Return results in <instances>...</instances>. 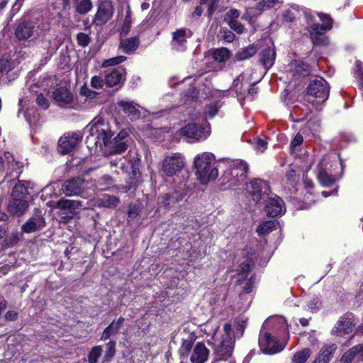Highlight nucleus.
I'll use <instances>...</instances> for the list:
<instances>
[{"label": "nucleus", "mask_w": 363, "mask_h": 363, "mask_svg": "<svg viewBox=\"0 0 363 363\" xmlns=\"http://www.w3.org/2000/svg\"><path fill=\"white\" fill-rule=\"evenodd\" d=\"M89 132L86 143L90 149L99 148L104 151V147H107L109 140L113 135V131L109 122L101 118H95L86 128Z\"/></svg>", "instance_id": "nucleus-1"}, {"label": "nucleus", "mask_w": 363, "mask_h": 363, "mask_svg": "<svg viewBox=\"0 0 363 363\" xmlns=\"http://www.w3.org/2000/svg\"><path fill=\"white\" fill-rule=\"evenodd\" d=\"M231 325L225 323L223 330L215 325L212 332L211 338L208 340L209 343L213 345L215 354L218 359L226 360L231 357L234 341L231 337Z\"/></svg>", "instance_id": "nucleus-2"}, {"label": "nucleus", "mask_w": 363, "mask_h": 363, "mask_svg": "<svg viewBox=\"0 0 363 363\" xmlns=\"http://www.w3.org/2000/svg\"><path fill=\"white\" fill-rule=\"evenodd\" d=\"M39 28L43 30H49L50 24L43 18H21L13 26V35L19 42H30V39H35L38 36Z\"/></svg>", "instance_id": "nucleus-3"}, {"label": "nucleus", "mask_w": 363, "mask_h": 363, "mask_svg": "<svg viewBox=\"0 0 363 363\" xmlns=\"http://www.w3.org/2000/svg\"><path fill=\"white\" fill-rule=\"evenodd\" d=\"M194 167L196 175L200 182L205 184L211 179H215L218 175L216 167L215 157L211 152H203L194 158Z\"/></svg>", "instance_id": "nucleus-4"}, {"label": "nucleus", "mask_w": 363, "mask_h": 363, "mask_svg": "<svg viewBox=\"0 0 363 363\" xmlns=\"http://www.w3.org/2000/svg\"><path fill=\"white\" fill-rule=\"evenodd\" d=\"M28 191L25 183L19 182L12 191L11 198L7 206V211L15 216H21L27 212L29 206Z\"/></svg>", "instance_id": "nucleus-5"}, {"label": "nucleus", "mask_w": 363, "mask_h": 363, "mask_svg": "<svg viewBox=\"0 0 363 363\" xmlns=\"http://www.w3.org/2000/svg\"><path fill=\"white\" fill-rule=\"evenodd\" d=\"M112 167H119L122 172L128 174L127 179V186H123L122 189L125 192L130 191L134 188L139 182L140 176L139 172V161L135 158L129 160L127 157H117L110 161Z\"/></svg>", "instance_id": "nucleus-6"}, {"label": "nucleus", "mask_w": 363, "mask_h": 363, "mask_svg": "<svg viewBox=\"0 0 363 363\" xmlns=\"http://www.w3.org/2000/svg\"><path fill=\"white\" fill-rule=\"evenodd\" d=\"M248 166L240 160L228 162V167L223 174L224 180L228 183L230 188H235L245 184Z\"/></svg>", "instance_id": "nucleus-7"}, {"label": "nucleus", "mask_w": 363, "mask_h": 363, "mask_svg": "<svg viewBox=\"0 0 363 363\" xmlns=\"http://www.w3.org/2000/svg\"><path fill=\"white\" fill-rule=\"evenodd\" d=\"M179 352L183 359L187 357L190 354V361L191 363H204L207 361L209 356V350L204 343L199 342L193 346L191 339L183 341Z\"/></svg>", "instance_id": "nucleus-8"}, {"label": "nucleus", "mask_w": 363, "mask_h": 363, "mask_svg": "<svg viewBox=\"0 0 363 363\" xmlns=\"http://www.w3.org/2000/svg\"><path fill=\"white\" fill-rule=\"evenodd\" d=\"M329 92V85L321 77H315L310 82L307 87L308 97L311 96L315 99V101H312V103H314V106L316 107L328 99ZM308 100L309 101L310 98Z\"/></svg>", "instance_id": "nucleus-9"}, {"label": "nucleus", "mask_w": 363, "mask_h": 363, "mask_svg": "<svg viewBox=\"0 0 363 363\" xmlns=\"http://www.w3.org/2000/svg\"><path fill=\"white\" fill-rule=\"evenodd\" d=\"M180 134L189 143H198L205 140L210 135V128L208 125H202L196 123H189L180 129Z\"/></svg>", "instance_id": "nucleus-10"}, {"label": "nucleus", "mask_w": 363, "mask_h": 363, "mask_svg": "<svg viewBox=\"0 0 363 363\" xmlns=\"http://www.w3.org/2000/svg\"><path fill=\"white\" fill-rule=\"evenodd\" d=\"M82 138L79 132H69L60 137L58 141V151L63 155L74 150Z\"/></svg>", "instance_id": "nucleus-11"}, {"label": "nucleus", "mask_w": 363, "mask_h": 363, "mask_svg": "<svg viewBox=\"0 0 363 363\" xmlns=\"http://www.w3.org/2000/svg\"><path fill=\"white\" fill-rule=\"evenodd\" d=\"M184 165V157L179 153L167 156L162 162L163 172L167 176H172L179 172Z\"/></svg>", "instance_id": "nucleus-12"}, {"label": "nucleus", "mask_w": 363, "mask_h": 363, "mask_svg": "<svg viewBox=\"0 0 363 363\" xmlns=\"http://www.w3.org/2000/svg\"><path fill=\"white\" fill-rule=\"evenodd\" d=\"M246 190L251 195L252 199L257 203L262 199V195L269 193V188L265 181L255 179L246 184Z\"/></svg>", "instance_id": "nucleus-13"}, {"label": "nucleus", "mask_w": 363, "mask_h": 363, "mask_svg": "<svg viewBox=\"0 0 363 363\" xmlns=\"http://www.w3.org/2000/svg\"><path fill=\"white\" fill-rule=\"evenodd\" d=\"M259 345L264 353L269 354L279 352L284 347V345L279 344L277 340L272 337L269 333L266 332L263 334L262 331L260 332Z\"/></svg>", "instance_id": "nucleus-14"}, {"label": "nucleus", "mask_w": 363, "mask_h": 363, "mask_svg": "<svg viewBox=\"0 0 363 363\" xmlns=\"http://www.w3.org/2000/svg\"><path fill=\"white\" fill-rule=\"evenodd\" d=\"M130 140L128 132L121 130L112 141L109 140L106 147L110 154H121L127 150Z\"/></svg>", "instance_id": "nucleus-15"}, {"label": "nucleus", "mask_w": 363, "mask_h": 363, "mask_svg": "<svg viewBox=\"0 0 363 363\" xmlns=\"http://www.w3.org/2000/svg\"><path fill=\"white\" fill-rule=\"evenodd\" d=\"M308 31L314 46L325 47L329 45L328 37L325 35L327 30L320 24H312L308 27Z\"/></svg>", "instance_id": "nucleus-16"}, {"label": "nucleus", "mask_w": 363, "mask_h": 363, "mask_svg": "<svg viewBox=\"0 0 363 363\" xmlns=\"http://www.w3.org/2000/svg\"><path fill=\"white\" fill-rule=\"evenodd\" d=\"M45 225V222L41 211L35 208L32 216L22 225L21 230L23 233H30L41 230Z\"/></svg>", "instance_id": "nucleus-17"}, {"label": "nucleus", "mask_w": 363, "mask_h": 363, "mask_svg": "<svg viewBox=\"0 0 363 363\" xmlns=\"http://www.w3.org/2000/svg\"><path fill=\"white\" fill-rule=\"evenodd\" d=\"M113 6L109 2L100 3L98 10L94 16L93 23L96 26H101L109 21L113 14Z\"/></svg>", "instance_id": "nucleus-18"}, {"label": "nucleus", "mask_w": 363, "mask_h": 363, "mask_svg": "<svg viewBox=\"0 0 363 363\" xmlns=\"http://www.w3.org/2000/svg\"><path fill=\"white\" fill-rule=\"evenodd\" d=\"M88 186V182L81 178L68 180L62 185V191L67 196L79 195Z\"/></svg>", "instance_id": "nucleus-19"}, {"label": "nucleus", "mask_w": 363, "mask_h": 363, "mask_svg": "<svg viewBox=\"0 0 363 363\" xmlns=\"http://www.w3.org/2000/svg\"><path fill=\"white\" fill-rule=\"evenodd\" d=\"M268 216L277 217L285 213L283 201L279 197L269 198L264 208Z\"/></svg>", "instance_id": "nucleus-20"}, {"label": "nucleus", "mask_w": 363, "mask_h": 363, "mask_svg": "<svg viewBox=\"0 0 363 363\" xmlns=\"http://www.w3.org/2000/svg\"><path fill=\"white\" fill-rule=\"evenodd\" d=\"M354 325L349 318L341 317L331 330V334L343 336L352 332Z\"/></svg>", "instance_id": "nucleus-21"}, {"label": "nucleus", "mask_w": 363, "mask_h": 363, "mask_svg": "<svg viewBox=\"0 0 363 363\" xmlns=\"http://www.w3.org/2000/svg\"><path fill=\"white\" fill-rule=\"evenodd\" d=\"M52 98L59 106L71 104L73 101L72 94L65 87H59L52 93Z\"/></svg>", "instance_id": "nucleus-22"}, {"label": "nucleus", "mask_w": 363, "mask_h": 363, "mask_svg": "<svg viewBox=\"0 0 363 363\" xmlns=\"http://www.w3.org/2000/svg\"><path fill=\"white\" fill-rule=\"evenodd\" d=\"M325 162H330L328 158H325L324 160H321L318 164L319 172L318 175V179L321 185L324 186H329L333 184L336 180V176L334 174H330L328 171L325 170Z\"/></svg>", "instance_id": "nucleus-23"}, {"label": "nucleus", "mask_w": 363, "mask_h": 363, "mask_svg": "<svg viewBox=\"0 0 363 363\" xmlns=\"http://www.w3.org/2000/svg\"><path fill=\"white\" fill-rule=\"evenodd\" d=\"M184 196V193L180 190L171 191L161 198L160 203L166 207L172 208L182 201Z\"/></svg>", "instance_id": "nucleus-24"}, {"label": "nucleus", "mask_w": 363, "mask_h": 363, "mask_svg": "<svg viewBox=\"0 0 363 363\" xmlns=\"http://www.w3.org/2000/svg\"><path fill=\"white\" fill-rule=\"evenodd\" d=\"M337 346L335 343L325 345L320 350V353L313 363H328L333 357V353L336 351Z\"/></svg>", "instance_id": "nucleus-25"}, {"label": "nucleus", "mask_w": 363, "mask_h": 363, "mask_svg": "<svg viewBox=\"0 0 363 363\" xmlns=\"http://www.w3.org/2000/svg\"><path fill=\"white\" fill-rule=\"evenodd\" d=\"M125 69H109L104 76V84L107 86L120 84L124 79Z\"/></svg>", "instance_id": "nucleus-26"}, {"label": "nucleus", "mask_w": 363, "mask_h": 363, "mask_svg": "<svg viewBox=\"0 0 363 363\" xmlns=\"http://www.w3.org/2000/svg\"><path fill=\"white\" fill-rule=\"evenodd\" d=\"M118 107L125 114L130 117L131 120H135L140 116L139 109L136 108L133 103L121 101L118 104Z\"/></svg>", "instance_id": "nucleus-27"}, {"label": "nucleus", "mask_w": 363, "mask_h": 363, "mask_svg": "<svg viewBox=\"0 0 363 363\" xmlns=\"http://www.w3.org/2000/svg\"><path fill=\"white\" fill-rule=\"evenodd\" d=\"M212 58L218 62H225L231 56V52L227 48H213L208 51Z\"/></svg>", "instance_id": "nucleus-28"}, {"label": "nucleus", "mask_w": 363, "mask_h": 363, "mask_svg": "<svg viewBox=\"0 0 363 363\" xmlns=\"http://www.w3.org/2000/svg\"><path fill=\"white\" fill-rule=\"evenodd\" d=\"M125 319L120 317L116 321H113L108 327H106L101 335L102 340H106L112 335H116L121 329Z\"/></svg>", "instance_id": "nucleus-29"}, {"label": "nucleus", "mask_w": 363, "mask_h": 363, "mask_svg": "<svg viewBox=\"0 0 363 363\" xmlns=\"http://www.w3.org/2000/svg\"><path fill=\"white\" fill-rule=\"evenodd\" d=\"M257 52V48L251 45L238 50L233 57L232 60L233 62L243 61L252 57Z\"/></svg>", "instance_id": "nucleus-30"}, {"label": "nucleus", "mask_w": 363, "mask_h": 363, "mask_svg": "<svg viewBox=\"0 0 363 363\" xmlns=\"http://www.w3.org/2000/svg\"><path fill=\"white\" fill-rule=\"evenodd\" d=\"M276 52L274 49L267 48L262 51L259 61L265 68H270L274 62Z\"/></svg>", "instance_id": "nucleus-31"}, {"label": "nucleus", "mask_w": 363, "mask_h": 363, "mask_svg": "<svg viewBox=\"0 0 363 363\" xmlns=\"http://www.w3.org/2000/svg\"><path fill=\"white\" fill-rule=\"evenodd\" d=\"M139 45L140 40L138 37H131L124 40H121L120 48H122L123 52L129 54L137 50Z\"/></svg>", "instance_id": "nucleus-32"}, {"label": "nucleus", "mask_w": 363, "mask_h": 363, "mask_svg": "<svg viewBox=\"0 0 363 363\" xmlns=\"http://www.w3.org/2000/svg\"><path fill=\"white\" fill-rule=\"evenodd\" d=\"M5 159L6 161L7 170L11 173L15 172L16 176H18L21 172L23 164L18 161H16L13 156L10 152H5Z\"/></svg>", "instance_id": "nucleus-33"}, {"label": "nucleus", "mask_w": 363, "mask_h": 363, "mask_svg": "<svg viewBox=\"0 0 363 363\" xmlns=\"http://www.w3.org/2000/svg\"><path fill=\"white\" fill-rule=\"evenodd\" d=\"M57 207L62 209H68L70 213L74 212L81 208H85L86 207L82 205V202L77 200H63L61 199L57 203Z\"/></svg>", "instance_id": "nucleus-34"}, {"label": "nucleus", "mask_w": 363, "mask_h": 363, "mask_svg": "<svg viewBox=\"0 0 363 363\" xmlns=\"http://www.w3.org/2000/svg\"><path fill=\"white\" fill-rule=\"evenodd\" d=\"M59 45L60 43L55 37H48L43 40V48L46 50L48 52L46 59L49 58L50 55L55 52Z\"/></svg>", "instance_id": "nucleus-35"}, {"label": "nucleus", "mask_w": 363, "mask_h": 363, "mask_svg": "<svg viewBox=\"0 0 363 363\" xmlns=\"http://www.w3.org/2000/svg\"><path fill=\"white\" fill-rule=\"evenodd\" d=\"M252 264L251 259H247L241 263L238 269V281L241 283L248 277L250 267Z\"/></svg>", "instance_id": "nucleus-36"}, {"label": "nucleus", "mask_w": 363, "mask_h": 363, "mask_svg": "<svg viewBox=\"0 0 363 363\" xmlns=\"http://www.w3.org/2000/svg\"><path fill=\"white\" fill-rule=\"evenodd\" d=\"M265 325H272L276 330L284 332L288 330V325L286 319L282 316H276L268 319Z\"/></svg>", "instance_id": "nucleus-37"}, {"label": "nucleus", "mask_w": 363, "mask_h": 363, "mask_svg": "<svg viewBox=\"0 0 363 363\" xmlns=\"http://www.w3.org/2000/svg\"><path fill=\"white\" fill-rule=\"evenodd\" d=\"M74 4L76 11L81 15L86 14L92 9L91 0H74Z\"/></svg>", "instance_id": "nucleus-38"}, {"label": "nucleus", "mask_w": 363, "mask_h": 363, "mask_svg": "<svg viewBox=\"0 0 363 363\" xmlns=\"http://www.w3.org/2000/svg\"><path fill=\"white\" fill-rule=\"evenodd\" d=\"M119 203V199L115 196L106 195L98 201V206L106 208H114Z\"/></svg>", "instance_id": "nucleus-39"}, {"label": "nucleus", "mask_w": 363, "mask_h": 363, "mask_svg": "<svg viewBox=\"0 0 363 363\" xmlns=\"http://www.w3.org/2000/svg\"><path fill=\"white\" fill-rule=\"evenodd\" d=\"M359 350H361V345L352 347L342 355V362L343 363H350L356 355H359Z\"/></svg>", "instance_id": "nucleus-40"}, {"label": "nucleus", "mask_w": 363, "mask_h": 363, "mask_svg": "<svg viewBox=\"0 0 363 363\" xmlns=\"http://www.w3.org/2000/svg\"><path fill=\"white\" fill-rule=\"evenodd\" d=\"M220 107V104L218 101L208 104L206 106V109L203 112L205 118L207 119L214 117L217 114Z\"/></svg>", "instance_id": "nucleus-41"}, {"label": "nucleus", "mask_w": 363, "mask_h": 363, "mask_svg": "<svg viewBox=\"0 0 363 363\" xmlns=\"http://www.w3.org/2000/svg\"><path fill=\"white\" fill-rule=\"evenodd\" d=\"M275 227V222L272 220L261 223L257 228V233L259 235H264L272 232Z\"/></svg>", "instance_id": "nucleus-42"}, {"label": "nucleus", "mask_w": 363, "mask_h": 363, "mask_svg": "<svg viewBox=\"0 0 363 363\" xmlns=\"http://www.w3.org/2000/svg\"><path fill=\"white\" fill-rule=\"evenodd\" d=\"M252 277L246 282L245 286H244V291L245 293H242L240 294V298L242 299H245L246 301H247V304H245V306L240 307V309H243V310H246L249 306H250V301L249 300V296H247L248 294H250V292H252Z\"/></svg>", "instance_id": "nucleus-43"}, {"label": "nucleus", "mask_w": 363, "mask_h": 363, "mask_svg": "<svg viewBox=\"0 0 363 363\" xmlns=\"http://www.w3.org/2000/svg\"><path fill=\"white\" fill-rule=\"evenodd\" d=\"M311 352L309 349L305 348L294 355L292 363H305L310 357Z\"/></svg>", "instance_id": "nucleus-44"}, {"label": "nucleus", "mask_w": 363, "mask_h": 363, "mask_svg": "<svg viewBox=\"0 0 363 363\" xmlns=\"http://www.w3.org/2000/svg\"><path fill=\"white\" fill-rule=\"evenodd\" d=\"M186 30L185 28L178 29L172 33L173 41L179 45H183L186 42Z\"/></svg>", "instance_id": "nucleus-45"}, {"label": "nucleus", "mask_w": 363, "mask_h": 363, "mask_svg": "<svg viewBox=\"0 0 363 363\" xmlns=\"http://www.w3.org/2000/svg\"><path fill=\"white\" fill-rule=\"evenodd\" d=\"M57 194L55 192V188L54 184L47 185L41 191L40 198L43 200H46L48 198H55Z\"/></svg>", "instance_id": "nucleus-46"}, {"label": "nucleus", "mask_w": 363, "mask_h": 363, "mask_svg": "<svg viewBox=\"0 0 363 363\" xmlns=\"http://www.w3.org/2000/svg\"><path fill=\"white\" fill-rule=\"evenodd\" d=\"M113 183V179L110 176L105 174L103 175L99 180L96 184V188L104 190L108 189Z\"/></svg>", "instance_id": "nucleus-47"}, {"label": "nucleus", "mask_w": 363, "mask_h": 363, "mask_svg": "<svg viewBox=\"0 0 363 363\" xmlns=\"http://www.w3.org/2000/svg\"><path fill=\"white\" fill-rule=\"evenodd\" d=\"M132 21H131V11L128 9L126 15L125 16V19L121 28V35H126L129 33L131 28Z\"/></svg>", "instance_id": "nucleus-48"}, {"label": "nucleus", "mask_w": 363, "mask_h": 363, "mask_svg": "<svg viewBox=\"0 0 363 363\" xmlns=\"http://www.w3.org/2000/svg\"><path fill=\"white\" fill-rule=\"evenodd\" d=\"M318 16L320 20L323 22V24L320 26H323L324 30H329L333 28V20L329 14L318 13Z\"/></svg>", "instance_id": "nucleus-49"}, {"label": "nucleus", "mask_w": 363, "mask_h": 363, "mask_svg": "<svg viewBox=\"0 0 363 363\" xmlns=\"http://www.w3.org/2000/svg\"><path fill=\"white\" fill-rule=\"evenodd\" d=\"M325 158H328V160L330 161L329 162H325V164H323L325 170L328 171L330 174H334L333 172V167L337 166V161L336 160V157L335 155H333V156L332 155H325L322 158V160H324Z\"/></svg>", "instance_id": "nucleus-50"}, {"label": "nucleus", "mask_w": 363, "mask_h": 363, "mask_svg": "<svg viewBox=\"0 0 363 363\" xmlns=\"http://www.w3.org/2000/svg\"><path fill=\"white\" fill-rule=\"evenodd\" d=\"M126 60V57L124 56H117L115 57H112L104 61L102 64V67H111L119 65Z\"/></svg>", "instance_id": "nucleus-51"}, {"label": "nucleus", "mask_w": 363, "mask_h": 363, "mask_svg": "<svg viewBox=\"0 0 363 363\" xmlns=\"http://www.w3.org/2000/svg\"><path fill=\"white\" fill-rule=\"evenodd\" d=\"M102 352V348L100 346H96L92 348L89 354V363H96L101 356Z\"/></svg>", "instance_id": "nucleus-52"}, {"label": "nucleus", "mask_w": 363, "mask_h": 363, "mask_svg": "<svg viewBox=\"0 0 363 363\" xmlns=\"http://www.w3.org/2000/svg\"><path fill=\"white\" fill-rule=\"evenodd\" d=\"M251 71L250 75L252 78L250 79V83L252 84L258 83L266 74V71H262V69H251Z\"/></svg>", "instance_id": "nucleus-53"}, {"label": "nucleus", "mask_w": 363, "mask_h": 363, "mask_svg": "<svg viewBox=\"0 0 363 363\" xmlns=\"http://www.w3.org/2000/svg\"><path fill=\"white\" fill-rule=\"evenodd\" d=\"M77 41L79 46L85 48L90 43L91 38L86 33H79L77 35Z\"/></svg>", "instance_id": "nucleus-54"}, {"label": "nucleus", "mask_w": 363, "mask_h": 363, "mask_svg": "<svg viewBox=\"0 0 363 363\" xmlns=\"http://www.w3.org/2000/svg\"><path fill=\"white\" fill-rule=\"evenodd\" d=\"M229 27L235 31L238 34H242L245 31V26L237 21H230L228 23H227Z\"/></svg>", "instance_id": "nucleus-55"}, {"label": "nucleus", "mask_w": 363, "mask_h": 363, "mask_svg": "<svg viewBox=\"0 0 363 363\" xmlns=\"http://www.w3.org/2000/svg\"><path fill=\"white\" fill-rule=\"evenodd\" d=\"M240 16V12L235 9H231L225 15L224 20L227 23L230 21H237Z\"/></svg>", "instance_id": "nucleus-56"}, {"label": "nucleus", "mask_w": 363, "mask_h": 363, "mask_svg": "<svg viewBox=\"0 0 363 363\" xmlns=\"http://www.w3.org/2000/svg\"><path fill=\"white\" fill-rule=\"evenodd\" d=\"M220 33L223 34V39L228 43L233 42L235 38V34L228 28H223Z\"/></svg>", "instance_id": "nucleus-57"}, {"label": "nucleus", "mask_w": 363, "mask_h": 363, "mask_svg": "<svg viewBox=\"0 0 363 363\" xmlns=\"http://www.w3.org/2000/svg\"><path fill=\"white\" fill-rule=\"evenodd\" d=\"M220 0H208V16H211L218 9Z\"/></svg>", "instance_id": "nucleus-58"}, {"label": "nucleus", "mask_w": 363, "mask_h": 363, "mask_svg": "<svg viewBox=\"0 0 363 363\" xmlns=\"http://www.w3.org/2000/svg\"><path fill=\"white\" fill-rule=\"evenodd\" d=\"M115 347H116V342L114 341H110L107 343L106 347V358L107 360H108L110 358L113 357L115 353Z\"/></svg>", "instance_id": "nucleus-59"}, {"label": "nucleus", "mask_w": 363, "mask_h": 363, "mask_svg": "<svg viewBox=\"0 0 363 363\" xmlns=\"http://www.w3.org/2000/svg\"><path fill=\"white\" fill-rule=\"evenodd\" d=\"M303 137L301 134H296L290 144L291 149L294 151L296 147L301 145L303 143Z\"/></svg>", "instance_id": "nucleus-60"}, {"label": "nucleus", "mask_w": 363, "mask_h": 363, "mask_svg": "<svg viewBox=\"0 0 363 363\" xmlns=\"http://www.w3.org/2000/svg\"><path fill=\"white\" fill-rule=\"evenodd\" d=\"M36 103L39 106H41L44 109H47L49 106V102L48 99H45L41 94L37 96Z\"/></svg>", "instance_id": "nucleus-61"}, {"label": "nucleus", "mask_w": 363, "mask_h": 363, "mask_svg": "<svg viewBox=\"0 0 363 363\" xmlns=\"http://www.w3.org/2000/svg\"><path fill=\"white\" fill-rule=\"evenodd\" d=\"M104 84V78L101 79L99 77L94 76L91 79V84L94 88H101Z\"/></svg>", "instance_id": "nucleus-62"}, {"label": "nucleus", "mask_w": 363, "mask_h": 363, "mask_svg": "<svg viewBox=\"0 0 363 363\" xmlns=\"http://www.w3.org/2000/svg\"><path fill=\"white\" fill-rule=\"evenodd\" d=\"M25 116L26 120L29 123H35V110L34 108L28 109L26 111L25 113Z\"/></svg>", "instance_id": "nucleus-63"}, {"label": "nucleus", "mask_w": 363, "mask_h": 363, "mask_svg": "<svg viewBox=\"0 0 363 363\" xmlns=\"http://www.w3.org/2000/svg\"><path fill=\"white\" fill-rule=\"evenodd\" d=\"M81 94L86 97H89L91 99L94 98L97 93L96 91H93L90 90L88 87L84 86L81 89Z\"/></svg>", "instance_id": "nucleus-64"}]
</instances>
